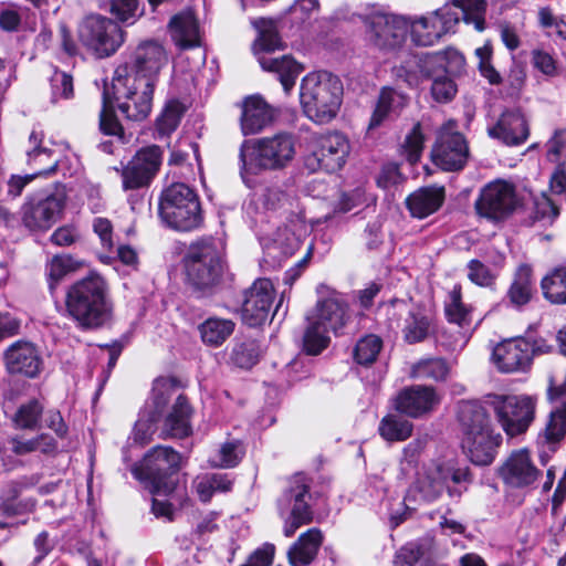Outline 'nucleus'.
<instances>
[{
  "mask_svg": "<svg viewBox=\"0 0 566 566\" xmlns=\"http://www.w3.org/2000/svg\"><path fill=\"white\" fill-rule=\"evenodd\" d=\"M408 103V97L391 88L384 87L369 122V129L378 127L389 115L398 113Z\"/></svg>",
  "mask_w": 566,
  "mask_h": 566,
  "instance_id": "40",
  "label": "nucleus"
},
{
  "mask_svg": "<svg viewBox=\"0 0 566 566\" xmlns=\"http://www.w3.org/2000/svg\"><path fill=\"white\" fill-rule=\"evenodd\" d=\"M44 407L38 399L21 403L12 417L15 429L34 430L39 427Z\"/></svg>",
  "mask_w": 566,
  "mask_h": 566,
  "instance_id": "48",
  "label": "nucleus"
},
{
  "mask_svg": "<svg viewBox=\"0 0 566 566\" xmlns=\"http://www.w3.org/2000/svg\"><path fill=\"white\" fill-rule=\"evenodd\" d=\"M181 462L180 454L170 447H155L139 464L132 469L133 475L143 482L151 495L171 494L176 489V472Z\"/></svg>",
  "mask_w": 566,
  "mask_h": 566,
  "instance_id": "10",
  "label": "nucleus"
},
{
  "mask_svg": "<svg viewBox=\"0 0 566 566\" xmlns=\"http://www.w3.org/2000/svg\"><path fill=\"white\" fill-rule=\"evenodd\" d=\"M273 120V111L260 96L248 97L242 107L241 130L243 135L261 132Z\"/></svg>",
  "mask_w": 566,
  "mask_h": 566,
  "instance_id": "35",
  "label": "nucleus"
},
{
  "mask_svg": "<svg viewBox=\"0 0 566 566\" xmlns=\"http://www.w3.org/2000/svg\"><path fill=\"white\" fill-rule=\"evenodd\" d=\"M323 542L318 528H310L303 533L289 549L287 556L292 566H305L315 558Z\"/></svg>",
  "mask_w": 566,
  "mask_h": 566,
  "instance_id": "38",
  "label": "nucleus"
},
{
  "mask_svg": "<svg viewBox=\"0 0 566 566\" xmlns=\"http://www.w3.org/2000/svg\"><path fill=\"white\" fill-rule=\"evenodd\" d=\"M391 328H401L403 338L409 344L426 339L430 333L431 319L420 311H413L403 300H395L387 307Z\"/></svg>",
  "mask_w": 566,
  "mask_h": 566,
  "instance_id": "20",
  "label": "nucleus"
},
{
  "mask_svg": "<svg viewBox=\"0 0 566 566\" xmlns=\"http://www.w3.org/2000/svg\"><path fill=\"white\" fill-rule=\"evenodd\" d=\"M172 391V388L164 382L157 381L155 384L153 395L135 423L132 434L135 443L144 446L151 439L156 431V422L164 415Z\"/></svg>",
  "mask_w": 566,
  "mask_h": 566,
  "instance_id": "23",
  "label": "nucleus"
},
{
  "mask_svg": "<svg viewBox=\"0 0 566 566\" xmlns=\"http://www.w3.org/2000/svg\"><path fill=\"white\" fill-rule=\"evenodd\" d=\"M565 436L566 401L548 413L537 433L536 447L539 449V458L543 464L547 462V452H555Z\"/></svg>",
  "mask_w": 566,
  "mask_h": 566,
  "instance_id": "31",
  "label": "nucleus"
},
{
  "mask_svg": "<svg viewBox=\"0 0 566 566\" xmlns=\"http://www.w3.org/2000/svg\"><path fill=\"white\" fill-rule=\"evenodd\" d=\"M186 112V106L178 99H170L166 103L161 114L156 120L159 135L168 136L177 129Z\"/></svg>",
  "mask_w": 566,
  "mask_h": 566,
  "instance_id": "51",
  "label": "nucleus"
},
{
  "mask_svg": "<svg viewBox=\"0 0 566 566\" xmlns=\"http://www.w3.org/2000/svg\"><path fill=\"white\" fill-rule=\"evenodd\" d=\"M532 292V269L528 265H521L509 290V298L513 305L522 306L531 300Z\"/></svg>",
  "mask_w": 566,
  "mask_h": 566,
  "instance_id": "47",
  "label": "nucleus"
},
{
  "mask_svg": "<svg viewBox=\"0 0 566 566\" xmlns=\"http://www.w3.org/2000/svg\"><path fill=\"white\" fill-rule=\"evenodd\" d=\"M517 205L514 186L509 181L497 179L481 189L475 201V210L481 217L499 221L509 217Z\"/></svg>",
  "mask_w": 566,
  "mask_h": 566,
  "instance_id": "17",
  "label": "nucleus"
},
{
  "mask_svg": "<svg viewBox=\"0 0 566 566\" xmlns=\"http://www.w3.org/2000/svg\"><path fill=\"white\" fill-rule=\"evenodd\" d=\"M468 154L464 137L455 130V123L449 122L439 132L432 149L434 164L443 170H458L464 166Z\"/></svg>",
  "mask_w": 566,
  "mask_h": 566,
  "instance_id": "21",
  "label": "nucleus"
},
{
  "mask_svg": "<svg viewBox=\"0 0 566 566\" xmlns=\"http://www.w3.org/2000/svg\"><path fill=\"white\" fill-rule=\"evenodd\" d=\"M412 429V423L398 415L385 416L378 426L380 437L388 442L407 440L411 436Z\"/></svg>",
  "mask_w": 566,
  "mask_h": 566,
  "instance_id": "46",
  "label": "nucleus"
},
{
  "mask_svg": "<svg viewBox=\"0 0 566 566\" xmlns=\"http://www.w3.org/2000/svg\"><path fill=\"white\" fill-rule=\"evenodd\" d=\"M3 360L9 374H20L29 378L36 377L42 367L36 347L25 340L10 345L3 354Z\"/></svg>",
  "mask_w": 566,
  "mask_h": 566,
  "instance_id": "28",
  "label": "nucleus"
},
{
  "mask_svg": "<svg viewBox=\"0 0 566 566\" xmlns=\"http://www.w3.org/2000/svg\"><path fill=\"white\" fill-rule=\"evenodd\" d=\"M348 303L345 297L331 291L317 301L304 334V349L310 355H317L329 344L328 333L337 335L349 321Z\"/></svg>",
  "mask_w": 566,
  "mask_h": 566,
  "instance_id": "5",
  "label": "nucleus"
},
{
  "mask_svg": "<svg viewBox=\"0 0 566 566\" xmlns=\"http://www.w3.org/2000/svg\"><path fill=\"white\" fill-rule=\"evenodd\" d=\"M164 412H166L161 428L164 438H185L192 432V408L185 396L179 395L168 409L165 408Z\"/></svg>",
  "mask_w": 566,
  "mask_h": 566,
  "instance_id": "34",
  "label": "nucleus"
},
{
  "mask_svg": "<svg viewBox=\"0 0 566 566\" xmlns=\"http://www.w3.org/2000/svg\"><path fill=\"white\" fill-rule=\"evenodd\" d=\"M52 98L69 99L73 96V78L64 72H55L51 78Z\"/></svg>",
  "mask_w": 566,
  "mask_h": 566,
  "instance_id": "63",
  "label": "nucleus"
},
{
  "mask_svg": "<svg viewBox=\"0 0 566 566\" xmlns=\"http://www.w3.org/2000/svg\"><path fill=\"white\" fill-rule=\"evenodd\" d=\"M66 196L63 191L41 199H30L22 207V222L32 231H46L61 217Z\"/></svg>",
  "mask_w": 566,
  "mask_h": 566,
  "instance_id": "22",
  "label": "nucleus"
},
{
  "mask_svg": "<svg viewBox=\"0 0 566 566\" xmlns=\"http://www.w3.org/2000/svg\"><path fill=\"white\" fill-rule=\"evenodd\" d=\"M531 61L533 67L546 77H556L560 73L555 56L543 49H534L531 52Z\"/></svg>",
  "mask_w": 566,
  "mask_h": 566,
  "instance_id": "59",
  "label": "nucleus"
},
{
  "mask_svg": "<svg viewBox=\"0 0 566 566\" xmlns=\"http://www.w3.org/2000/svg\"><path fill=\"white\" fill-rule=\"evenodd\" d=\"M446 315L451 323L463 327L470 322V314L461 301L460 287L454 286L446 302Z\"/></svg>",
  "mask_w": 566,
  "mask_h": 566,
  "instance_id": "57",
  "label": "nucleus"
},
{
  "mask_svg": "<svg viewBox=\"0 0 566 566\" xmlns=\"http://www.w3.org/2000/svg\"><path fill=\"white\" fill-rule=\"evenodd\" d=\"M166 62V54L164 48L153 41L140 44L133 56L132 62L125 63L122 66H127L129 72H133L139 77H149L151 82L157 81L160 67Z\"/></svg>",
  "mask_w": 566,
  "mask_h": 566,
  "instance_id": "32",
  "label": "nucleus"
},
{
  "mask_svg": "<svg viewBox=\"0 0 566 566\" xmlns=\"http://www.w3.org/2000/svg\"><path fill=\"white\" fill-rule=\"evenodd\" d=\"M186 273L197 289L216 284L222 272L221 251L214 240L192 244L186 258Z\"/></svg>",
  "mask_w": 566,
  "mask_h": 566,
  "instance_id": "15",
  "label": "nucleus"
},
{
  "mask_svg": "<svg viewBox=\"0 0 566 566\" xmlns=\"http://www.w3.org/2000/svg\"><path fill=\"white\" fill-rule=\"evenodd\" d=\"M492 138L509 146L523 144L528 135V126L523 114L518 111H505L495 125L488 128Z\"/></svg>",
  "mask_w": 566,
  "mask_h": 566,
  "instance_id": "33",
  "label": "nucleus"
},
{
  "mask_svg": "<svg viewBox=\"0 0 566 566\" xmlns=\"http://www.w3.org/2000/svg\"><path fill=\"white\" fill-rule=\"evenodd\" d=\"M453 11L459 14L461 11L462 19L465 23H472L476 31H483L485 28V0H450L448 2Z\"/></svg>",
  "mask_w": 566,
  "mask_h": 566,
  "instance_id": "45",
  "label": "nucleus"
},
{
  "mask_svg": "<svg viewBox=\"0 0 566 566\" xmlns=\"http://www.w3.org/2000/svg\"><path fill=\"white\" fill-rule=\"evenodd\" d=\"M350 151L349 140L338 132L318 136L315 139V149L306 160L310 169H323L327 172L339 170Z\"/></svg>",
  "mask_w": 566,
  "mask_h": 566,
  "instance_id": "19",
  "label": "nucleus"
},
{
  "mask_svg": "<svg viewBox=\"0 0 566 566\" xmlns=\"http://www.w3.org/2000/svg\"><path fill=\"white\" fill-rule=\"evenodd\" d=\"M159 217L167 227L185 232L198 229L203 220L197 193L185 184H174L164 190Z\"/></svg>",
  "mask_w": 566,
  "mask_h": 566,
  "instance_id": "12",
  "label": "nucleus"
},
{
  "mask_svg": "<svg viewBox=\"0 0 566 566\" xmlns=\"http://www.w3.org/2000/svg\"><path fill=\"white\" fill-rule=\"evenodd\" d=\"M171 39L180 49H192L201 43L198 21L187 11L176 14L169 22Z\"/></svg>",
  "mask_w": 566,
  "mask_h": 566,
  "instance_id": "37",
  "label": "nucleus"
},
{
  "mask_svg": "<svg viewBox=\"0 0 566 566\" xmlns=\"http://www.w3.org/2000/svg\"><path fill=\"white\" fill-rule=\"evenodd\" d=\"M306 230L303 221L293 231L287 227L279 228L273 234L271 242H263V245L268 250L279 249L285 256L292 255L298 249L301 238L306 233Z\"/></svg>",
  "mask_w": 566,
  "mask_h": 566,
  "instance_id": "43",
  "label": "nucleus"
},
{
  "mask_svg": "<svg viewBox=\"0 0 566 566\" xmlns=\"http://www.w3.org/2000/svg\"><path fill=\"white\" fill-rule=\"evenodd\" d=\"M161 159V150L155 145L137 151L122 170L123 188L129 190L148 186L157 174Z\"/></svg>",
  "mask_w": 566,
  "mask_h": 566,
  "instance_id": "24",
  "label": "nucleus"
},
{
  "mask_svg": "<svg viewBox=\"0 0 566 566\" xmlns=\"http://www.w3.org/2000/svg\"><path fill=\"white\" fill-rule=\"evenodd\" d=\"M484 405L492 410L494 418L507 438L524 436L536 417L535 397L521 395H489Z\"/></svg>",
  "mask_w": 566,
  "mask_h": 566,
  "instance_id": "11",
  "label": "nucleus"
},
{
  "mask_svg": "<svg viewBox=\"0 0 566 566\" xmlns=\"http://www.w3.org/2000/svg\"><path fill=\"white\" fill-rule=\"evenodd\" d=\"M310 488L306 475L295 474L277 499V512L284 521L283 533L286 537L293 536L301 526L313 520Z\"/></svg>",
  "mask_w": 566,
  "mask_h": 566,
  "instance_id": "13",
  "label": "nucleus"
},
{
  "mask_svg": "<svg viewBox=\"0 0 566 566\" xmlns=\"http://www.w3.org/2000/svg\"><path fill=\"white\" fill-rule=\"evenodd\" d=\"M439 402L433 388L418 385L402 389L395 399V407L401 413L418 418L432 411Z\"/></svg>",
  "mask_w": 566,
  "mask_h": 566,
  "instance_id": "29",
  "label": "nucleus"
},
{
  "mask_svg": "<svg viewBox=\"0 0 566 566\" xmlns=\"http://www.w3.org/2000/svg\"><path fill=\"white\" fill-rule=\"evenodd\" d=\"M253 25L259 32L253 43V52L258 56L261 67L266 72L276 73L285 93H290L296 78L304 70L303 65L291 55H282L281 57L264 55V53L280 49L281 39L270 20L259 19L253 22Z\"/></svg>",
  "mask_w": 566,
  "mask_h": 566,
  "instance_id": "9",
  "label": "nucleus"
},
{
  "mask_svg": "<svg viewBox=\"0 0 566 566\" xmlns=\"http://www.w3.org/2000/svg\"><path fill=\"white\" fill-rule=\"evenodd\" d=\"M78 39L96 57L114 54L124 42V32L113 20L102 15H90L80 25Z\"/></svg>",
  "mask_w": 566,
  "mask_h": 566,
  "instance_id": "16",
  "label": "nucleus"
},
{
  "mask_svg": "<svg viewBox=\"0 0 566 566\" xmlns=\"http://www.w3.org/2000/svg\"><path fill=\"white\" fill-rule=\"evenodd\" d=\"M470 480L469 469L457 467L451 459L439 458L423 463L403 501L397 509H390L391 525L398 526L418 505L437 501L446 490L450 496L461 495V486Z\"/></svg>",
  "mask_w": 566,
  "mask_h": 566,
  "instance_id": "1",
  "label": "nucleus"
},
{
  "mask_svg": "<svg viewBox=\"0 0 566 566\" xmlns=\"http://www.w3.org/2000/svg\"><path fill=\"white\" fill-rule=\"evenodd\" d=\"M161 159V150L155 145L137 151L122 170L123 188L129 190L148 186L157 174Z\"/></svg>",
  "mask_w": 566,
  "mask_h": 566,
  "instance_id": "25",
  "label": "nucleus"
},
{
  "mask_svg": "<svg viewBox=\"0 0 566 566\" xmlns=\"http://www.w3.org/2000/svg\"><path fill=\"white\" fill-rule=\"evenodd\" d=\"M234 331V323L226 318H208L199 326L202 342L212 347L222 345Z\"/></svg>",
  "mask_w": 566,
  "mask_h": 566,
  "instance_id": "42",
  "label": "nucleus"
},
{
  "mask_svg": "<svg viewBox=\"0 0 566 566\" xmlns=\"http://www.w3.org/2000/svg\"><path fill=\"white\" fill-rule=\"evenodd\" d=\"M496 274V270L488 268L479 260H471L468 264V277L479 286H490L494 282Z\"/></svg>",
  "mask_w": 566,
  "mask_h": 566,
  "instance_id": "62",
  "label": "nucleus"
},
{
  "mask_svg": "<svg viewBox=\"0 0 566 566\" xmlns=\"http://www.w3.org/2000/svg\"><path fill=\"white\" fill-rule=\"evenodd\" d=\"M408 19V32L417 46H432L444 35L453 34L460 23V17L449 4Z\"/></svg>",
  "mask_w": 566,
  "mask_h": 566,
  "instance_id": "14",
  "label": "nucleus"
},
{
  "mask_svg": "<svg viewBox=\"0 0 566 566\" xmlns=\"http://www.w3.org/2000/svg\"><path fill=\"white\" fill-rule=\"evenodd\" d=\"M128 70L127 66L115 70L111 97L126 118L143 120L150 114L156 82L139 77Z\"/></svg>",
  "mask_w": 566,
  "mask_h": 566,
  "instance_id": "8",
  "label": "nucleus"
},
{
  "mask_svg": "<svg viewBox=\"0 0 566 566\" xmlns=\"http://www.w3.org/2000/svg\"><path fill=\"white\" fill-rule=\"evenodd\" d=\"M541 474L526 448L513 451L500 469L503 481L516 489L533 486Z\"/></svg>",
  "mask_w": 566,
  "mask_h": 566,
  "instance_id": "26",
  "label": "nucleus"
},
{
  "mask_svg": "<svg viewBox=\"0 0 566 566\" xmlns=\"http://www.w3.org/2000/svg\"><path fill=\"white\" fill-rule=\"evenodd\" d=\"M273 284L268 279L256 280L247 290L242 304V319L249 326H259L270 316L273 302Z\"/></svg>",
  "mask_w": 566,
  "mask_h": 566,
  "instance_id": "27",
  "label": "nucleus"
},
{
  "mask_svg": "<svg viewBox=\"0 0 566 566\" xmlns=\"http://www.w3.org/2000/svg\"><path fill=\"white\" fill-rule=\"evenodd\" d=\"M364 22L369 42L380 50L396 49L406 40L407 17L374 12Z\"/></svg>",
  "mask_w": 566,
  "mask_h": 566,
  "instance_id": "18",
  "label": "nucleus"
},
{
  "mask_svg": "<svg viewBox=\"0 0 566 566\" xmlns=\"http://www.w3.org/2000/svg\"><path fill=\"white\" fill-rule=\"evenodd\" d=\"M544 296L555 304L566 303V268L552 271L542 280Z\"/></svg>",
  "mask_w": 566,
  "mask_h": 566,
  "instance_id": "50",
  "label": "nucleus"
},
{
  "mask_svg": "<svg viewBox=\"0 0 566 566\" xmlns=\"http://www.w3.org/2000/svg\"><path fill=\"white\" fill-rule=\"evenodd\" d=\"M526 338L506 339L493 348L492 360L501 373L523 371L530 367Z\"/></svg>",
  "mask_w": 566,
  "mask_h": 566,
  "instance_id": "30",
  "label": "nucleus"
},
{
  "mask_svg": "<svg viewBox=\"0 0 566 566\" xmlns=\"http://www.w3.org/2000/svg\"><path fill=\"white\" fill-rule=\"evenodd\" d=\"M65 306L69 315L81 327L102 326L113 313L107 282L95 272L76 281L67 290Z\"/></svg>",
  "mask_w": 566,
  "mask_h": 566,
  "instance_id": "2",
  "label": "nucleus"
},
{
  "mask_svg": "<svg viewBox=\"0 0 566 566\" xmlns=\"http://www.w3.org/2000/svg\"><path fill=\"white\" fill-rule=\"evenodd\" d=\"M475 55L479 60V71L481 75L489 81L492 85L501 83L502 77L491 63L492 45L488 42L475 50Z\"/></svg>",
  "mask_w": 566,
  "mask_h": 566,
  "instance_id": "60",
  "label": "nucleus"
},
{
  "mask_svg": "<svg viewBox=\"0 0 566 566\" xmlns=\"http://www.w3.org/2000/svg\"><path fill=\"white\" fill-rule=\"evenodd\" d=\"M458 419L462 432L461 446L471 462L478 465L490 464L502 437L494 433L485 407L475 401H462Z\"/></svg>",
  "mask_w": 566,
  "mask_h": 566,
  "instance_id": "4",
  "label": "nucleus"
},
{
  "mask_svg": "<svg viewBox=\"0 0 566 566\" xmlns=\"http://www.w3.org/2000/svg\"><path fill=\"white\" fill-rule=\"evenodd\" d=\"M343 96V85L337 76L327 72L307 74L301 83L300 102L304 114L317 124L329 123L336 117Z\"/></svg>",
  "mask_w": 566,
  "mask_h": 566,
  "instance_id": "6",
  "label": "nucleus"
},
{
  "mask_svg": "<svg viewBox=\"0 0 566 566\" xmlns=\"http://www.w3.org/2000/svg\"><path fill=\"white\" fill-rule=\"evenodd\" d=\"M448 56L459 61L462 57L457 52L438 53L428 56L424 61L423 70L416 57H410L400 66L394 69V74L398 81L406 83L409 87L418 86L421 82L422 73L432 80L431 95L439 103L450 102L457 94V85L447 71L446 62Z\"/></svg>",
  "mask_w": 566,
  "mask_h": 566,
  "instance_id": "7",
  "label": "nucleus"
},
{
  "mask_svg": "<svg viewBox=\"0 0 566 566\" xmlns=\"http://www.w3.org/2000/svg\"><path fill=\"white\" fill-rule=\"evenodd\" d=\"M42 138L41 132L33 130L30 135V143L33 145V149L28 151V163L36 169L33 172L35 177L49 176L55 170L62 169L63 165V161L55 157L51 150L40 147Z\"/></svg>",
  "mask_w": 566,
  "mask_h": 566,
  "instance_id": "39",
  "label": "nucleus"
},
{
  "mask_svg": "<svg viewBox=\"0 0 566 566\" xmlns=\"http://www.w3.org/2000/svg\"><path fill=\"white\" fill-rule=\"evenodd\" d=\"M114 103L115 102L112 99L109 91L106 88L103 93V108L99 116V128L103 134L115 136L120 142H124V130L114 113Z\"/></svg>",
  "mask_w": 566,
  "mask_h": 566,
  "instance_id": "53",
  "label": "nucleus"
},
{
  "mask_svg": "<svg viewBox=\"0 0 566 566\" xmlns=\"http://www.w3.org/2000/svg\"><path fill=\"white\" fill-rule=\"evenodd\" d=\"M534 213L538 220L553 222L558 216V208L545 193H542L534 199Z\"/></svg>",
  "mask_w": 566,
  "mask_h": 566,
  "instance_id": "64",
  "label": "nucleus"
},
{
  "mask_svg": "<svg viewBox=\"0 0 566 566\" xmlns=\"http://www.w3.org/2000/svg\"><path fill=\"white\" fill-rule=\"evenodd\" d=\"M193 486L199 499L202 502H208L214 492L230 491L232 481L226 473H208L197 476L193 481Z\"/></svg>",
  "mask_w": 566,
  "mask_h": 566,
  "instance_id": "44",
  "label": "nucleus"
},
{
  "mask_svg": "<svg viewBox=\"0 0 566 566\" xmlns=\"http://www.w3.org/2000/svg\"><path fill=\"white\" fill-rule=\"evenodd\" d=\"M111 13L122 23L133 24L143 14L139 0H111Z\"/></svg>",
  "mask_w": 566,
  "mask_h": 566,
  "instance_id": "56",
  "label": "nucleus"
},
{
  "mask_svg": "<svg viewBox=\"0 0 566 566\" xmlns=\"http://www.w3.org/2000/svg\"><path fill=\"white\" fill-rule=\"evenodd\" d=\"M382 348V340L376 335H366L361 337L354 349L355 360L359 365H371L376 361Z\"/></svg>",
  "mask_w": 566,
  "mask_h": 566,
  "instance_id": "54",
  "label": "nucleus"
},
{
  "mask_svg": "<svg viewBox=\"0 0 566 566\" xmlns=\"http://www.w3.org/2000/svg\"><path fill=\"white\" fill-rule=\"evenodd\" d=\"M295 153V140L287 133L244 140L239 153L240 176L243 182L252 188L254 176L265 170L285 168L293 160Z\"/></svg>",
  "mask_w": 566,
  "mask_h": 566,
  "instance_id": "3",
  "label": "nucleus"
},
{
  "mask_svg": "<svg viewBox=\"0 0 566 566\" xmlns=\"http://www.w3.org/2000/svg\"><path fill=\"white\" fill-rule=\"evenodd\" d=\"M83 262L74 259L71 255L62 254L55 255L46 265L48 280L50 290L55 286L70 273L83 266Z\"/></svg>",
  "mask_w": 566,
  "mask_h": 566,
  "instance_id": "49",
  "label": "nucleus"
},
{
  "mask_svg": "<svg viewBox=\"0 0 566 566\" xmlns=\"http://www.w3.org/2000/svg\"><path fill=\"white\" fill-rule=\"evenodd\" d=\"M243 453L239 440L227 441L209 458V463L214 468H233L241 461Z\"/></svg>",
  "mask_w": 566,
  "mask_h": 566,
  "instance_id": "52",
  "label": "nucleus"
},
{
  "mask_svg": "<svg viewBox=\"0 0 566 566\" xmlns=\"http://www.w3.org/2000/svg\"><path fill=\"white\" fill-rule=\"evenodd\" d=\"M424 137L421 130V125L413 126L411 132L406 136L403 143V151L409 163L415 164L420 159L423 149Z\"/></svg>",
  "mask_w": 566,
  "mask_h": 566,
  "instance_id": "61",
  "label": "nucleus"
},
{
  "mask_svg": "<svg viewBox=\"0 0 566 566\" xmlns=\"http://www.w3.org/2000/svg\"><path fill=\"white\" fill-rule=\"evenodd\" d=\"M260 357L259 346L254 342L237 344L232 350V361L240 368H251Z\"/></svg>",
  "mask_w": 566,
  "mask_h": 566,
  "instance_id": "58",
  "label": "nucleus"
},
{
  "mask_svg": "<svg viewBox=\"0 0 566 566\" xmlns=\"http://www.w3.org/2000/svg\"><path fill=\"white\" fill-rule=\"evenodd\" d=\"M9 444L11 451L17 455H27L36 451L43 454H54L57 451L56 440L48 433H40L31 438L13 436L9 439Z\"/></svg>",
  "mask_w": 566,
  "mask_h": 566,
  "instance_id": "41",
  "label": "nucleus"
},
{
  "mask_svg": "<svg viewBox=\"0 0 566 566\" xmlns=\"http://www.w3.org/2000/svg\"><path fill=\"white\" fill-rule=\"evenodd\" d=\"M449 374V366L442 358L422 359L412 368V376L420 379L443 380Z\"/></svg>",
  "mask_w": 566,
  "mask_h": 566,
  "instance_id": "55",
  "label": "nucleus"
},
{
  "mask_svg": "<svg viewBox=\"0 0 566 566\" xmlns=\"http://www.w3.org/2000/svg\"><path fill=\"white\" fill-rule=\"evenodd\" d=\"M444 201V188L438 186L423 187L411 193L407 200V208L411 216L424 219L438 211Z\"/></svg>",
  "mask_w": 566,
  "mask_h": 566,
  "instance_id": "36",
  "label": "nucleus"
}]
</instances>
